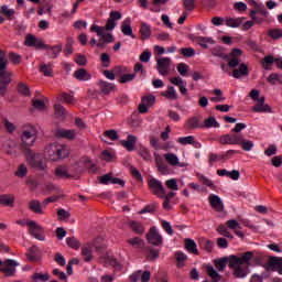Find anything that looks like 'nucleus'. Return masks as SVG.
<instances>
[{
	"label": "nucleus",
	"mask_w": 282,
	"mask_h": 282,
	"mask_svg": "<svg viewBox=\"0 0 282 282\" xmlns=\"http://www.w3.org/2000/svg\"><path fill=\"white\" fill-rule=\"evenodd\" d=\"M254 257V252L247 251L242 253L240 257L230 256L228 258H220L214 261V265L218 272H224L226 270V265L229 261V268L234 271V276L236 279H246L248 273L250 272V261Z\"/></svg>",
	"instance_id": "1"
},
{
	"label": "nucleus",
	"mask_w": 282,
	"mask_h": 282,
	"mask_svg": "<svg viewBox=\"0 0 282 282\" xmlns=\"http://www.w3.org/2000/svg\"><path fill=\"white\" fill-rule=\"evenodd\" d=\"M219 144L239 145L242 151H252L254 148V142L246 140L243 134H224L219 138Z\"/></svg>",
	"instance_id": "2"
},
{
	"label": "nucleus",
	"mask_w": 282,
	"mask_h": 282,
	"mask_svg": "<svg viewBox=\"0 0 282 282\" xmlns=\"http://www.w3.org/2000/svg\"><path fill=\"white\" fill-rule=\"evenodd\" d=\"M22 153L31 169H37V171H45L47 169V164L43 161V154L25 148H23Z\"/></svg>",
	"instance_id": "3"
},
{
	"label": "nucleus",
	"mask_w": 282,
	"mask_h": 282,
	"mask_svg": "<svg viewBox=\"0 0 282 282\" xmlns=\"http://www.w3.org/2000/svg\"><path fill=\"white\" fill-rule=\"evenodd\" d=\"M45 153L48 155L51 162H58V160H64V158H67L69 154L67 147L58 143H53L46 147Z\"/></svg>",
	"instance_id": "4"
},
{
	"label": "nucleus",
	"mask_w": 282,
	"mask_h": 282,
	"mask_svg": "<svg viewBox=\"0 0 282 282\" xmlns=\"http://www.w3.org/2000/svg\"><path fill=\"white\" fill-rule=\"evenodd\" d=\"M37 135L39 131L34 126L26 127L21 135L22 143L20 144V150L23 152V149H30V147H34V142H36Z\"/></svg>",
	"instance_id": "5"
},
{
	"label": "nucleus",
	"mask_w": 282,
	"mask_h": 282,
	"mask_svg": "<svg viewBox=\"0 0 282 282\" xmlns=\"http://www.w3.org/2000/svg\"><path fill=\"white\" fill-rule=\"evenodd\" d=\"M29 227V234L37 241H45V229L41 227V225L36 224L34 220H30L26 223Z\"/></svg>",
	"instance_id": "6"
},
{
	"label": "nucleus",
	"mask_w": 282,
	"mask_h": 282,
	"mask_svg": "<svg viewBox=\"0 0 282 282\" xmlns=\"http://www.w3.org/2000/svg\"><path fill=\"white\" fill-rule=\"evenodd\" d=\"M148 186L153 195L156 197H164L166 195V189H164V185L162 182L158 181L156 178H151L148 183Z\"/></svg>",
	"instance_id": "7"
},
{
	"label": "nucleus",
	"mask_w": 282,
	"mask_h": 282,
	"mask_svg": "<svg viewBox=\"0 0 282 282\" xmlns=\"http://www.w3.org/2000/svg\"><path fill=\"white\" fill-rule=\"evenodd\" d=\"M17 267H19V262L12 259H8L3 261L2 267L0 268V272L7 276H14V274H17Z\"/></svg>",
	"instance_id": "8"
},
{
	"label": "nucleus",
	"mask_w": 282,
	"mask_h": 282,
	"mask_svg": "<svg viewBox=\"0 0 282 282\" xmlns=\"http://www.w3.org/2000/svg\"><path fill=\"white\" fill-rule=\"evenodd\" d=\"M156 69L161 76H169L171 74V59L169 57H161L156 61Z\"/></svg>",
	"instance_id": "9"
},
{
	"label": "nucleus",
	"mask_w": 282,
	"mask_h": 282,
	"mask_svg": "<svg viewBox=\"0 0 282 282\" xmlns=\"http://www.w3.org/2000/svg\"><path fill=\"white\" fill-rule=\"evenodd\" d=\"M26 47H35V50H45V41L36 39L33 34H28L24 40Z\"/></svg>",
	"instance_id": "10"
},
{
	"label": "nucleus",
	"mask_w": 282,
	"mask_h": 282,
	"mask_svg": "<svg viewBox=\"0 0 282 282\" xmlns=\"http://www.w3.org/2000/svg\"><path fill=\"white\" fill-rule=\"evenodd\" d=\"M90 32H96L97 36H101L104 43H113L116 41L111 33H105V28L102 26L94 24L90 26Z\"/></svg>",
	"instance_id": "11"
},
{
	"label": "nucleus",
	"mask_w": 282,
	"mask_h": 282,
	"mask_svg": "<svg viewBox=\"0 0 282 282\" xmlns=\"http://www.w3.org/2000/svg\"><path fill=\"white\" fill-rule=\"evenodd\" d=\"M276 65L278 69H282V57L274 58L272 55H268L262 59V67L270 72L272 69V65Z\"/></svg>",
	"instance_id": "12"
},
{
	"label": "nucleus",
	"mask_w": 282,
	"mask_h": 282,
	"mask_svg": "<svg viewBox=\"0 0 282 282\" xmlns=\"http://www.w3.org/2000/svg\"><path fill=\"white\" fill-rule=\"evenodd\" d=\"M148 243L152 246H162L163 238L155 227L150 228V231L147 234Z\"/></svg>",
	"instance_id": "13"
},
{
	"label": "nucleus",
	"mask_w": 282,
	"mask_h": 282,
	"mask_svg": "<svg viewBox=\"0 0 282 282\" xmlns=\"http://www.w3.org/2000/svg\"><path fill=\"white\" fill-rule=\"evenodd\" d=\"M243 55V51L241 48H232L230 54L228 55V66L235 69L239 65V56Z\"/></svg>",
	"instance_id": "14"
},
{
	"label": "nucleus",
	"mask_w": 282,
	"mask_h": 282,
	"mask_svg": "<svg viewBox=\"0 0 282 282\" xmlns=\"http://www.w3.org/2000/svg\"><path fill=\"white\" fill-rule=\"evenodd\" d=\"M256 113H272V108L265 104V97L258 99V105L252 108Z\"/></svg>",
	"instance_id": "15"
},
{
	"label": "nucleus",
	"mask_w": 282,
	"mask_h": 282,
	"mask_svg": "<svg viewBox=\"0 0 282 282\" xmlns=\"http://www.w3.org/2000/svg\"><path fill=\"white\" fill-rule=\"evenodd\" d=\"M268 265L272 272L282 274V258L271 256L269 257Z\"/></svg>",
	"instance_id": "16"
},
{
	"label": "nucleus",
	"mask_w": 282,
	"mask_h": 282,
	"mask_svg": "<svg viewBox=\"0 0 282 282\" xmlns=\"http://www.w3.org/2000/svg\"><path fill=\"white\" fill-rule=\"evenodd\" d=\"M185 129L193 131L195 129H204V123L199 117H192L185 122Z\"/></svg>",
	"instance_id": "17"
},
{
	"label": "nucleus",
	"mask_w": 282,
	"mask_h": 282,
	"mask_svg": "<svg viewBox=\"0 0 282 282\" xmlns=\"http://www.w3.org/2000/svg\"><path fill=\"white\" fill-rule=\"evenodd\" d=\"M54 175L59 180H72V174H69V167L67 165H58L55 167Z\"/></svg>",
	"instance_id": "18"
},
{
	"label": "nucleus",
	"mask_w": 282,
	"mask_h": 282,
	"mask_svg": "<svg viewBox=\"0 0 282 282\" xmlns=\"http://www.w3.org/2000/svg\"><path fill=\"white\" fill-rule=\"evenodd\" d=\"M154 162H155L156 169H158V171H160L161 175L169 174V165H166V163L164 162V159H162V155L155 153Z\"/></svg>",
	"instance_id": "19"
},
{
	"label": "nucleus",
	"mask_w": 282,
	"mask_h": 282,
	"mask_svg": "<svg viewBox=\"0 0 282 282\" xmlns=\"http://www.w3.org/2000/svg\"><path fill=\"white\" fill-rule=\"evenodd\" d=\"M55 138H64L65 140H74L76 138V130L57 129L54 133Z\"/></svg>",
	"instance_id": "20"
},
{
	"label": "nucleus",
	"mask_w": 282,
	"mask_h": 282,
	"mask_svg": "<svg viewBox=\"0 0 282 282\" xmlns=\"http://www.w3.org/2000/svg\"><path fill=\"white\" fill-rule=\"evenodd\" d=\"M209 204L214 210H217V213L224 212V203L221 202V198L215 194L210 195L208 197Z\"/></svg>",
	"instance_id": "21"
},
{
	"label": "nucleus",
	"mask_w": 282,
	"mask_h": 282,
	"mask_svg": "<svg viewBox=\"0 0 282 282\" xmlns=\"http://www.w3.org/2000/svg\"><path fill=\"white\" fill-rule=\"evenodd\" d=\"M98 86L100 89V93L105 96H109L111 91H116V84H111L105 80H99Z\"/></svg>",
	"instance_id": "22"
},
{
	"label": "nucleus",
	"mask_w": 282,
	"mask_h": 282,
	"mask_svg": "<svg viewBox=\"0 0 282 282\" xmlns=\"http://www.w3.org/2000/svg\"><path fill=\"white\" fill-rule=\"evenodd\" d=\"M14 202H17V197H14L12 194L0 195V206H9V208H14Z\"/></svg>",
	"instance_id": "23"
},
{
	"label": "nucleus",
	"mask_w": 282,
	"mask_h": 282,
	"mask_svg": "<svg viewBox=\"0 0 282 282\" xmlns=\"http://www.w3.org/2000/svg\"><path fill=\"white\" fill-rule=\"evenodd\" d=\"M248 74H250V72L246 63L239 64V67L235 68L232 72L234 78H241V76H248Z\"/></svg>",
	"instance_id": "24"
},
{
	"label": "nucleus",
	"mask_w": 282,
	"mask_h": 282,
	"mask_svg": "<svg viewBox=\"0 0 282 282\" xmlns=\"http://www.w3.org/2000/svg\"><path fill=\"white\" fill-rule=\"evenodd\" d=\"M2 76H14V74L8 70V58L6 55L0 56V77Z\"/></svg>",
	"instance_id": "25"
},
{
	"label": "nucleus",
	"mask_w": 282,
	"mask_h": 282,
	"mask_svg": "<svg viewBox=\"0 0 282 282\" xmlns=\"http://www.w3.org/2000/svg\"><path fill=\"white\" fill-rule=\"evenodd\" d=\"M44 50L51 51V53L47 52V54L51 58H58V54H61L63 52V45L58 44V45L52 46V45L45 44Z\"/></svg>",
	"instance_id": "26"
},
{
	"label": "nucleus",
	"mask_w": 282,
	"mask_h": 282,
	"mask_svg": "<svg viewBox=\"0 0 282 282\" xmlns=\"http://www.w3.org/2000/svg\"><path fill=\"white\" fill-rule=\"evenodd\" d=\"M198 246L206 252H213V248H215V242L206 238H199Z\"/></svg>",
	"instance_id": "27"
},
{
	"label": "nucleus",
	"mask_w": 282,
	"mask_h": 282,
	"mask_svg": "<svg viewBox=\"0 0 282 282\" xmlns=\"http://www.w3.org/2000/svg\"><path fill=\"white\" fill-rule=\"evenodd\" d=\"M12 83V76L0 77V96H6L8 94V85Z\"/></svg>",
	"instance_id": "28"
},
{
	"label": "nucleus",
	"mask_w": 282,
	"mask_h": 282,
	"mask_svg": "<svg viewBox=\"0 0 282 282\" xmlns=\"http://www.w3.org/2000/svg\"><path fill=\"white\" fill-rule=\"evenodd\" d=\"M137 138L133 134H129L127 140L121 141V145L123 149H127L129 152L133 151V147H135Z\"/></svg>",
	"instance_id": "29"
},
{
	"label": "nucleus",
	"mask_w": 282,
	"mask_h": 282,
	"mask_svg": "<svg viewBox=\"0 0 282 282\" xmlns=\"http://www.w3.org/2000/svg\"><path fill=\"white\" fill-rule=\"evenodd\" d=\"M163 156L170 166H184V164L180 163V159L175 153H165Z\"/></svg>",
	"instance_id": "30"
},
{
	"label": "nucleus",
	"mask_w": 282,
	"mask_h": 282,
	"mask_svg": "<svg viewBox=\"0 0 282 282\" xmlns=\"http://www.w3.org/2000/svg\"><path fill=\"white\" fill-rule=\"evenodd\" d=\"M40 72H41V74H43L46 77L54 76V64H52V63H48V64L42 63L40 65Z\"/></svg>",
	"instance_id": "31"
},
{
	"label": "nucleus",
	"mask_w": 282,
	"mask_h": 282,
	"mask_svg": "<svg viewBox=\"0 0 282 282\" xmlns=\"http://www.w3.org/2000/svg\"><path fill=\"white\" fill-rule=\"evenodd\" d=\"M82 257L86 263H89L94 260V254L91 253L90 245L82 247Z\"/></svg>",
	"instance_id": "32"
},
{
	"label": "nucleus",
	"mask_w": 282,
	"mask_h": 282,
	"mask_svg": "<svg viewBox=\"0 0 282 282\" xmlns=\"http://www.w3.org/2000/svg\"><path fill=\"white\" fill-rule=\"evenodd\" d=\"M138 155L144 160V162H153V158L151 156V151L148 150L147 147H139L137 150Z\"/></svg>",
	"instance_id": "33"
},
{
	"label": "nucleus",
	"mask_w": 282,
	"mask_h": 282,
	"mask_svg": "<svg viewBox=\"0 0 282 282\" xmlns=\"http://www.w3.org/2000/svg\"><path fill=\"white\" fill-rule=\"evenodd\" d=\"M161 96L167 98V100H177V90L173 86H167V89L162 91Z\"/></svg>",
	"instance_id": "34"
},
{
	"label": "nucleus",
	"mask_w": 282,
	"mask_h": 282,
	"mask_svg": "<svg viewBox=\"0 0 282 282\" xmlns=\"http://www.w3.org/2000/svg\"><path fill=\"white\" fill-rule=\"evenodd\" d=\"M29 210L35 213V215H43V208L41 207V202L37 199H31L29 202Z\"/></svg>",
	"instance_id": "35"
},
{
	"label": "nucleus",
	"mask_w": 282,
	"mask_h": 282,
	"mask_svg": "<svg viewBox=\"0 0 282 282\" xmlns=\"http://www.w3.org/2000/svg\"><path fill=\"white\" fill-rule=\"evenodd\" d=\"M206 272L208 276L212 279V282H219L221 281V275L215 270V268L210 264L206 267Z\"/></svg>",
	"instance_id": "36"
},
{
	"label": "nucleus",
	"mask_w": 282,
	"mask_h": 282,
	"mask_svg": "<svg viewBox=\"0 0 282 282\" xmlns=\"http://www.w3.org/2000/svg\"><path fill=\"white\" fill-rule=\"evenodd\" d=\"M185 249L191 254H199V251L197 250V243H195V240L191 238L185 239Z\"/></svg>",
	"instance_id": "37"
},
{
	"label": "nucleus",
	"mask_w": 282,
	"mask_h": 282,
	"mask_svg": "<svg viewBox=\"0 0 282 282\" xmlns=\"http://www.w3.org/2000/svg\"><path fill=\"white\" fill-rule=\"evenodd\" d=\"M74 77L77 80H90L91 79V75L85 68H79V69L75 70Z\"/></svg>",
	"instance_id": "38"
},
{
	"label": "nucleus",
	"mask_w": 282,
	"mask_h": 282,
	"mask_svg": "<svg viewBox=\"0 0 282 282\" xmlns=\"http://www.w3.org/2000/svg\"><path fill=\"white\" fill-rule=\"evenodd\" d=\"M245 18H226L225 25L227 28H239L243 23Z\"/></svg>",
	"instance_id": "39"
},
{
	"label": "nucleus",
	"mask_w": 282,
	"mask_h": 282,
	"mask_svg": "<svg viewBox=\"0 0 282 282\" xmlns=\"http://www.w3.org/2000/svg\"><path fill=\"white\" fill-rule=\"evenodd\" d=\"M140 34H141V41H147V39L151 37V25L147 23H141V29H140Z\"/></svg>",
	"instance_id": "40"
},
{
	"label": "nucleus",
	"mask_w": 282,
	"mask_h": 282,
	"mask_svg": "<svg viewBox=\"0 0 282 282\" xmlns=\"http://www.w3.org/2000/svg\"><path fill=\"white\" fill-rule=\"evenodd\" d=\"M212 56H217L218 58H223L224 61H228L229 56L228 54L224 53V47L216 46L210 50Z\"/></svg>",
	"instance_id": "41"
},
{
	"label": "nucleus",
	"mask_w": 282,
	"mask_h": 282,
	"mask_svg": "<svg viewBox=\"0 0 282 282\" xmlns=\"http://www.w3.org/2000/svg\"><path fill=\"white\" fill-rule=\"evenodd\" d=\"M54 109H55V116L57 118H61L62 120L66 118L67 110L61 104H55Z\"/></svg>",
	"instance_id": "42"
},
{
	"label": "nucleus",
	"mask_w": 282,
	"mask_h": 282,
	"mask_svg": "<svg viewBox=\"0 0 282 282\" xmlns=\"http://www.w3.org/2000/svg\"><path fill=\"white\" fill-rule=\"evenodd\" d=\"M197 178L204 186H208V188L215 191V183H213L210 178L206 177L204 174H197Z\"/></svg>",
	"instance_id": "43"
},
{
	"label": "nucleus",
	"mask_w": 282,
	"mask_h": 282,
	"mask_svg": "<svg viewBox=\"0 0 282 282\" xmlns=\"http://www.w3.org/2000/svg\"><path fill=\"white\" fill-rule=\"evenodd\" d=\"M29 261H36L39 259V247L32 246L26 254Z\"/></svg>",
	"instance_id": "44"
},
{
	"label": "nucleus",
	"mask_w": 282,
	"mask_h": 282,
	"mask_svg": "<svg viewBox=\"0 0 282 282\" xmlns=\"http://www.w3.org/2000/svg\"><path fill=\"white\" fill-rule=\"evenodd\" d=\"M178 144H183V147H186V144H199L198 142H195V137L188 135V137H181L177 139Z\"/></svg>",
	"instance_id": "45"
},
{
	"label": "nucleus",
	"mask_w": 282,
	"mask_h": 282,
	"mask_svg": "<svg viewBox=\"0 0 282 282\" xmlns=\"http://www.w3.org/2000/svg\"><path fill=\"white\" fill-rule=\"evenodd\" d=\"M175 259L177 261V268H184V261H186L188 257H186L184 252L177 251L175 252Z\"/></svg>",
	"instance_id": "46"
},
{
	"label": "nucleus",
	"mask_w": 282,
	"mask_h": 282,
	"mask_svg": "<svg viewBox=\"0 0 282 282\" xmlns=\"http://www.w3.org/2000/svg\"><path fill=\"white\" fill-rule=\"evenodd\" d=\"M207 43L213 45L215 43V40H213V37H204V36L198 37V44L200 45V47H203V50H208Z\"/></svg>",
	"instance_id": "47"
},
{
	"label": "nucleus",
	"mask_w": 282,
	"mask_h": 282,
	"mask_svg": "<svg viewBox=\"0 0 282 282\" xmlns=\"http://www.w3.org/2000/svg\"><path fill=\"white\" fill-rule=\"evenodd\" d=\"M268 36H271L273 41H279L282 39V30L281 29H270L268 31Z\"/></svg>",
	"instance_id": "48"
},
{
	"label": "nucleus",
	"mask_w": 282,
	"mask_h": 282,
	"mask_svg": "<svg viewBox=\"0 0 282 282\" xmlns=\"http://www.w3.org/2000/svg\"><path fill=\"white\" fill-rule=\"evenodd\" d=\"M128 243L129 246H132V248H144V240L138 237L129 239Z\"/></svg>",
	"instance_id": "49"
},
{
	"label": "nucleus",
	"mask_w": 282,
	"mask_h": 282,
	"mask_svg": "<svg viewBox=\"0 0 282 282\" xmlns=\"http://www.w3.org/2000/svg\"><path fill=\"white\" fill-rule=\"evenodd\" d=\"M203 127H205L206 129H210L212 127L217 129V127H219V122H217V119H215V117H209L205 119Z\"/></svg>",
	"instance_id": "50"
},
{
	"label": "nucleus",
	"mask_w": 282,
	"mask_h": 282,
	"mask_svg": "<svg viewBox=\"0 0 282 282\" xmlns=\"http://www.w3.org/2000/svg\"><path fill=\"white\" fill-rule=\"evenodd\" d=\"M132 232H134V235H144V225L138 221H132Z\"/></svg>",
	"instance_id": "51"
},
{
	"label": "nucleus",
	"mask_w": 282,
	"mask_h": 282,
	"mask_svg": "<svg viewBox=\"0 0 282 282\" xmlns=\"http://www.w3.org/2000/svg\"><path fill=\"white\" fill-rule=\"evenodd\" d=\"M66 243L69 248H73L74 250H78L80 248V242L76 237H68L66 238Z\"/></svg>",
	"instance_id": "52"
},
{
	"label": "nucleus",
	"mask_w": 282,
	"mask_h": 282,
	"mask_svg": "<svg viewBox=\"0 0 282 282\" xmlns=\"http://www.w3.org/2000/svg\"><path fill=\"white\" fill-rule=\"evenodd\" d=\"M121 32L124 34V36H131V39H135V35L133 34V29H131V25L126 24L124 22L121 25Z\"/></svg>",
	"instance_id": "53"
},
{
	"label": "nucleus",
	"mask_w": 282,
	"mask_h": 282,
	"mask_svg": "<svg viewBox=\"0 0 282 282\" xmlns=\"http://www.w3.org/2000/svg\"><path fill=\"white\" fill-rule=\"evenodd\" d=\"M217 232H219V235H223V237H227V239H234L232 234L228 231V227H226L225 225H219L217 228Z\"/></svg>",
	"instance_id": "54"
},
{
	"label": "nucleus",
	"mask_w": 282,
	"mask_h": 282,
	"mask_svg": "<svg viewBox=\"0 0 282 282\" xmlns=\"http://www.w3.org/2000/svg\"><path fill=\"white\" fill-rule=\"evenodd\" d=\"M224 162V154L209 153V166H213L215 162Z\"/></svg>",
	"instance_id": "55"
},
{
	"label": "nucleus",
	"mask_w": 282,
	"mask_h": 282,
	"mask_svg": "<svg viewBox=\"0 0 282 282\" xmlns=\"http://www.w3.org/2000/svg\"><path fill=\"white\" fill-rule=\"evenodd\" d=\"M180 52L185 58H191L195 56V48L193 47H184V48H181Z\"/></svg>",
	"instance_id": "56"
},
{
	"label": "nucleus",
	"mask_w": 282,
	"mask_h": 282,
	"mask_svg": "<svg viewBox=\"0 0 282 282\" xmlns=\"http://www.w3.org/2000/svg\"><path fill=\"white\" fill-rule=\"evenodd\" d=\"M0 13L3 14L4 17H8L9 21H12V17H14V10L8 9V7L6 6L1 7Z\"/></svg>",
	"instance_id": "57"
},
{
	"label": "nucleus",
	"mask_w": 282,
	"mask_h": 282,
	"mask_svg": "<svg viewBox=\"0 0 282 282\" xmlns=\"http://www.w3.org/2000/svg\"><path fill=\"white\" fill-rule=\"evenodd\" d=\"M18 91L21 94V96H30V87L24 83L18 84Z\"/></svg>",
	"instance_id": "58"
},
{
	"label": "nucleus",
	"mask_w": 282,
	"mask_h": 282,
	"mask_svg": "<svg viewBox=\"0 0 282 282\" xmlns=\"http://www.w3.org/2000/svg\"><path fill=\"white\" fill-rule=\"evenodd\" d=\"M58 100H63V102L72 105V102H74V96L68 93H63L59 95Z\"/></svg>",
	"instance_id": "59"
},
{
	"label": "nucleus",
	"mask_w": 282,
	"mask_h": 282,
	"mask_svg": "<svg viewBox=\"0 0 282 282\" xmlns=\"http://www.w3.org/2000/svg\"><path fill=\"white\" fill-rule=\"evenodd\" d=\"M214 94L215 96H218V97H212L210 100L212 102H224V100H226V97L221 96V89H214Z\"/></svg>",
	"instance_id": "60"
},
{
	"label": "nucleus",
	"mask_w": 282,
	"mask_h": 282,
	"mask_svg": "<svg viewBox=\"0 0 282 282\" xmlns=\"http://www.w3.org/2000/svg\"><path fill=\"white\" fill-rule=\"evenodd\" d=\"M104 135H105V138H108L109 140H112V141H116V140H118V138H120L118 135V131H116V130H106L104 132Z\"/></svg>",
	"instance_id": "61"
},
{
	"label": "nucleus",
	"mask_w": 282,
	"mask_h": 282,
	"mask_svg": "<svg viewBox=\"0 0 282 282\" xmlns=\"http://www.w3.org/2000/svg\"><path fill=\"white\" fill-rule=\"evenodd\" d=\"M165 186L170 188V191H180V187L177 186V180L171 178L165 182Z\"/></svg>",
	"instance_id": "62"
},
{
	"label": "nucleus",
	"mask_w": 282,
	"mask_h": 282,
	"mask_svg": "<svg viewBox=\"0 0 282 282\" xmlns=\"http://www.w3.org/2000/svg\"><path fill=\"white\" fill-rule=\"evenodd\" d=\"M9 61L13 63V65H19L21 63V55L10 52L9 53Z\"/></svg>",
	"instance_id": "63"
},
{
	"label": "nucleus",
	"mask_w": 282,
	"mask_h": 282,
	"mask_svg": "<svg viewBox=\"0 0 282 282\" xmlns=\"http://www.w3.org/2000/svg\"><path fill=\"white\" fill-rule=\"evenodd\" d=\"M17 177H25L28 175V166L25 164H21L17 172H15Z\"/></svg>",
	"instance_id": "64"
}]
</instances>
